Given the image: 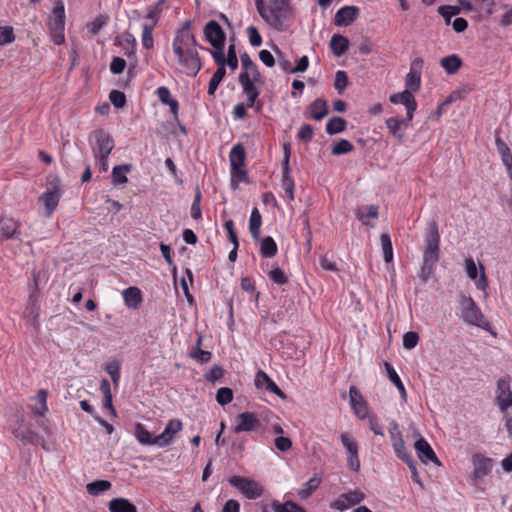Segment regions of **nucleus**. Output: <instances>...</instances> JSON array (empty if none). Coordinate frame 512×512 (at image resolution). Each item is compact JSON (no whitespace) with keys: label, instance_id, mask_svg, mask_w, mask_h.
Here are the masks:
<instances>
[{"label":"nucleus","instance_id":"obj_35","mask_svg":"<svg viewBox=\"0 0 512 512\" xmlns=\"http://www.w3.org/2000/svg\"><path fill=\"white\" fill-rule=\"evenodd\" d=\"M356 216L363 224L372 227L373 224H370L369 221H367V219H369V218L375 219L378 217V207L375 205L359 207L356 210Z\"/></svg>","mask_w":512,"mask_h":512},{"label":"nucleus","instance_id":"obj_58","mask_svg":"<svg viewBox=\"0 0 512 512\" xmlns=\"http://www.w3.org/2000/svg\"><path fill=\"white\" fill-rule=\"evenodd\" d=\"M142 28V45L146 49H151L154 44L152 33L155 27H151L150 25H143Z\"/></svg>","mask_w":512,"mask_h":512},{"label":"nucleus","instance_id":"obj_56","mask_svg":"<svg viewBox=\"0 0 512 512\" xmlns=\"http://www.w3.org/2000/svg\"><path fill=\"white\" fill-rule=\"evenodd\" d=\"M105 370L110 375L112 382L118 385L120 380V364L117 361L107 363Z\"/></svg>","mask_w":512,"mask_h":512},{"label":"nucleus","instance_id":"obj_44","mask_svg":"<svg viewBox=\"0 0 512 512\" xmlns=\"http://www.w3.org/2000/svg\"><path fill=\"white\" fill-rule=\"evenodd\" d=\"M38 401L39 405H33L31 406V409L34 414L38 416H44V414L47 412V391L44 389H40L37 393V396L34 398Z\"/></svg>","mask_w":512,"mask_h":512},{"label":"nucleus","instance_id":"obj_24","mask_svg":"<svg viewBox=\"0 0 512 512\" xmlns=\"http://www.w3.org/2000/svg\"><path fill=\"white\" fill-rule=\"evenodd\" d=\"M115 41H116V45H119L123 48L124 54L128 58L135 56V49H136L137 42L132 33L126 31L122 35L116 37Z\"/></svg>","mask_w":512,"mask_h":512},{"label":"nucleus","instance_id":"obj_4","mask_svg":"<svg viewBox=\"0 0 512 512\" xmlns=\"http://www.w3.org/2000/svg\"><path fill=\"white\" fill-rule=\"evenodd\" d=\"M461 309L462 320L470 325L492 332V327L488 319L482 313L476 302L470 296L461 295L458 300Z\"/></svg>","mask_w":512,"mask_h":512},{"label":"nucleus","instance_id":"obj_11","mask_svg":"<svg viewBox=\"0 0 512 512\" xmlns=\"http://www.w3.org/2000/svg\"><path fill=\"white\" fill-rule=\"evenodd\" d=\"M364 499L365 494L361 490L356 489L339 495L330 506L333 509L344 511L361 503Z\"/></svg>","mask_w":512,"mask_h":512},{"label":"nucleus","instance_id":"obj_13","mask_svg":"<svg viewBox=\"0 0 512 512\" xmlns=\"http://www.w3.org/2000/svg\"><path fill=\"white\" fill-rule=\"evenodd\" d=\"M424 61L422 58H415L410 65V71L405 77V90H409L412 93L420 89L421 86V70L423 68Z\"/></svg>","mask_w":512,"mask_h":512},{"label":"nucleus","instance_id":"obj_47","mask_svg":"<svg viewBox=\"0 0 512 512\" xmlns=\"http://www.w3.org/2000/svg\"><path fill=\"white\" fill-rule=\"evenodd\" d=\"M111 488V483L107 480H96L88 483L86 486L87 492L90 495L98 496Z\"/></svg>","mask_w":512,"mask_h":512},{"label":"nucleus","instance_id":"obj_1","mask_svg":"<svg viewBox=\"0 0 512 512\" xmlns=\"http://www.w3.org/2000/svg\"><path fill=\"white\" fill-rule=\"evenodd\" d=\"M197 42L187 21L178 30L173 40V52L188 76L195 77L201 69V59L196 49Z\"/></svg>","mask_w":512,"mask_h":512},{"label":"nucleus","instance_id":"obj_8","mask_svg":"<svg viewBox=\"0 0 512 512\" xmlns=\"http://www.w3.org/2000/svg\"><path fill=\"white\" fill-rule=\"evenodd\" d=\"M62 194L63 191L61 189L60 182L56 179L51 182L47 190L39 196L38 202L44 205L46 217H50L56 210Z\"/></svg>","mask_w":512,"mask_h":512},{"label":"nucleus","instance_id":"obj_30","mask_svg":"<svg viewBox=\"0 0 512 512\" xmlns=\"http://www.w3.org/2000/svg\"><path fill=\"white\" fill-rule=\"evenodd\" d=\"M240 58L243 68V71L241 73H246L249 79L260 80L261 74L258 70L257 65L253 62L250 56L247 53H243L241 54Z\"/></svg>","mask_w":512,"mask_h":512},{"label":"nucleus","instance_id":"obj_36","mask_svg":"<svg viewBox=\"0 0 512 512\" xmlns=\"http://www.w3.org/2000/svg\"><path fill=\"white\" fill-rule=\"evenodd\" d=\"M262 225V216L257 208H254L251 212L249 219V231L254 240L260 238V228Z\"/></svg>","mask_w":512,"mask_h":512},{"label":"nucleus","instance_id":"obj_51","mask_svg":"<svg viewBox=\"0 0 512 512\" xmlns=\"http://www.w3.org/2000/svg\"><path fill=\"white\" fill-rule=\"evenodd\" d=\"M348 86V75L345 71L339 70L335 74L334 87L339 94H342Z\"/></svg>","mask_w":512,"mask_h":512},{"label":"nucleus","instance_id":"obj_2","mask_svg":"<svg viewBox=\"0 0 512 512\" xmlns=\"http://www.w3.org/2000/svg\"><path fill=\"white\" fill-rule=\"evenodd\" d=\"M255 6L261 18L276 31H286L293 22L290 0H255Z\"/></svg>","mask_w":512,"mask_h":512},{"label":"nucleus","instance_id":"obj_59","mask_svg":"<svg viewBox=\"0 0 512 512\" xmlns=\"http://www.w3.org/2000/svg\"><path fill=\"white\" fill-rule=\"evenodd\" d=\"M270 280L277 285H285L288 282V278L282 269L276 267L269 272Z\"/></svg>","mask_w":512,"mask_h":512},{"label":"nucleus","instance_id":"obj_54","mask_svg":"<svg viewBox=\"0 0 512 512\" xmlns=\"http://www.w3.org/2000/svg\"><path fill=\"white\" fill-rule=\"evenodd\" d=\"M353 149H354V146L350 141H348L346 139H341L333 146L332 154L333 155H342V154H346V153L353 151Z\"/></svg>","mask_w":512,"mask_h":512},{"label":"nucleus","instance_id":"obj_50","mask_svg":"<svg viewBox=\"0 0 512 512\" xmlns=\"http://www.w3.org/2000/svg\"><path fill=\"white\" fill-rule=\"evenodd\" d=\"M233 400V391L228 387H221L217 390L216 401L218 404L224 406Z\"/></svg>","mask_w":512,"mask_h":512},{"label":"nucleus","instance_id":"obj_17","mask_svg":"<svg viewBox=\"0 0 512 512\" xmlns=\"http://www.w3.org/2000/svg\"><path fill=\"white\" fill-rule=\"evenodd\" d=\"M21 224L19 221L14 220L11 217L0 216V242L15 239L18 240L20 236Z\"/></svg>","mask_w":512,"mask_h":512},{"label":"nucleus","instance_id":"obj_31","mask_svg":"<svg viewBox=\"0 0 512 512\" xmlns=\"http://www.w3.org/2000/svg\"><path fill=\"white\" fill-rule=\"evenodd\" d=\"M166 0H157V2L150 6L147 11V15L145 17L146 21L143 25H150L151 27H156L161 14L163 12V5Z\"/></svg>","mask_w":512,"mask_h":512},{"label":"nucleus","instance_id":"obj_25","mask_svg":"<svg viewBox=\"0 0 512 512\" xmlns=\"http://www.w3.org/2000/svg\"><path fill=\"white\" fill-rule=\"evenodd\" d=\"M134 436L142 445H157L158 436H153L142 423H136L134 426Z\"/></svg>","mask_w":512,"mask_h":512},{"label":"nucleus","instance_id":"obj_34","mask_svg":"<svg viewBox=\"0 0 512 512\" xmlns=\"http://www.w3.org/2000/svg\"><path fill=\"white\" fill-rule=\"evenodd\" d=\"M108 506L110 512H137V507L126 498H114Z\"/></svg>","mask_w":512,"mask_h":512},{"label":"nucleus","instance_id":"obj_10","mask_svg":"<svg viewBox=\"0 0 512 512\" xmlns=\"http://www.w3.org/2000/svg\"><path fill=\"white\" fill-rule=\"evenodd\" d=\"M235 433L253 432L262 429V423L253 412H242L236 416Z\"/></svg>","mask_w":512,"mask_h":512},{"label":"nucleus","instance_id":"obj_62","mask_svg":"<svg viewBox=\"0 0 512 512\" xmlns=\"http://www.w3.org/2000/svg\"><path fill=\"white\" fill-rule=\"evenodd\" d=\"M419 341V335L417 332L409 331L406 332L403 336V346L406 349H413L416 347Z\"/></svg>","mask_w":512,"mask_h":512},{"label":"nucleus","instance_id":"obj_23","mask_svg":"<svg viewBox=\"0 0 512 512\" xmlns=\"http://www.w3.org/2000/svg\"><path fill=\"white\" fill-rule=\"evenodd\" d=\"M414 447L421 461L425 463L433 462L437 465L441 464L430 444L424 438L418 439Z\"/></svg>","mask_w":512,"mask_h":512},{"label":"nucleus","instance_id":"obj_42","mask_svg":"<svg viewBox=\"0 0 512 512\" xmlns=\"http://www.w3.org/2000/svg\"><path fill=\"white\" fill-rule=\"evenodd\" d=\"M321 483V478L314 476L303 484L302 489L298 491V496L301 499L309 498L314 491H316Z\"/></svg>","mask_w":512,"mask_h":512},{"label":"nucleus","instance_id":"obj_61","mask_svg":"<svg viewBox=\"0 0 512 512\" xmlns=\"http://www.w3.org/2000/svg\"><path fill=\"white\" fill-rule=\"evenodd\" d=\"M314 136V129L310 124H303L298 133L297 138L304 142H309Z\"/></svg>","mask_w":512,"mask_h":512},{"label":"nucleus","instance_id":"obj_14","mask_svg":"<svg viewBox=\"0 0 512 512\" xmlns=\"http://www.w3.org/2000/svg\"><path fill=\"white\" fill-rule=\"evenodd\" d=\"M204 35L207 42H209L213 48L225 45L226 34L220 24L215 20H211L205 25Z\"/></svg>","mask_w":512,"mask_h":512},{"label":"nucleus","instance_id":"obj_20","mask_svg":"<svg viewBox=\"0 0 512 512\" xmlns=\"http://www.w3.org/2000/svg\"><path fill=\"white\" fill-rule=\"evenodd\" d=\"M255 386L258 389H266L267 391L274 393L281 399H285V393L277 386V384L264 372L258 371L255 375Z\"/></svg>","mask_w":512,"mask_h":512},{"label":"nucleus","instance_id":"obj_48","mask_svg":"<svg viewBox=\"0 0 512 512\" xmlns=\"http://www.w3.org/2000/svg\"><path fill=\"white\" fill-rule=\"evenodd\" d=\"M383 257L385 262L389 263L393 260V247L389 234L382 233L380 236Z\"/></svg>","mask_w":512,"mask_h":512},{"label":"nucleus","instance_id":"obj_57","mask_svg":"<svg viewBox=\"0 0 512 512\" xmlns=\"http://www.w3.org/2000/svg\"><path fill=\"white\" fill-rule=\"evenodd\" d=\"M476 7L479 12L484 13L485 17H488L494 13V0H475Z\"/></svg>","mask_w":512,"mask_h":512},{"label":"nucleus","instance_id":"obj_39","mask_svg":"<svg viewBox=\"0 0 512 512\" xmlns=\"http://www.w3.org/2000/svg\"><path fill=\"white\" fill-rule=\"evenodd\" d=\"M277 244L271 236H266L261 241L260 254L264 258H272L277 254Z\"/></svg>","mask_w":512,"mask_h":512},{"label":"nucleus","instance_id":"obj_46","mask_svg":"<svg viewBox=\"0 0 512 512\" xmlns=\"http://www.w3.org/2000/svg\"><path fill=\"white\" fill-rule=\"evenodd\" d=\"M202 343V336H199L197 339L195 349L190 353V357L200 363H207L212 358V353L206 350H202L200 348Z\"/></svg>","mask_w":512,"mask_h":512},{"label":"nucleus","instance_id":"obj_63","mask_svg":"<svg viewBox=\"0 0 512 512\" xmlns=\"http://www.w3.org/2000/svg\"><path fill=\"white\" fill-rule=\"evenodd\" d=\"M247 34L249 37V42L254 47H259L262 44V37L255 26H249L247 28Z\"/></svg>","mask_w":512,"mask_h":512},{"label":"nucleus","instance_id":"obj_9","mask_svg":"<svg viewBox=\"0 0 512 512\" xmlns=\"http://www.w3.org/2000/svg\"><path fill=\"white\" fill-rule=\"evenodd\" d=\"M258 81L259 80L249 79L246 73H240L239 75V83L241 84L243 93L246 96L247 107L255 108L256 112H260L263 107L262 101L258 100L260 90L255 85Z\"/></svg>","mask_w":512,"mask_h":512},{"label":"nucleus","instance_id":"obj_22","mask_svg":"<svg viewBox=\"0 0 512 512\" xmlns=\"http://www.w3.org/2000/svg\"><path fill=\"white\" fill-rule=\"evenodd\" d=\"M359 15V8L356 6H344L340 8L334 17L336 26H348L352 24Z\"/></svg>","mask_w":512,"mask_h":512},{"label":"nucleus","instance_id":"obj_43","mask_svg":"<svg viewBox=\"0 0 512 512\" xmlns=\"http://www.w3.org/2000/svg\"><path fill=\"white\" fill-rule=\"evenodd\" d=\"M347 122L342 117H332L326 124V132L329 135H335L346 129Z\"/></svg>","mask_w":512,"mask_h":512},{"label":"nucleus","instance_id":"obj_64","mask_svg":"<svg viewBox=\"0 0 512 512\" xmlns=\"http://www.w3.org/2000/svg\"><path fill=\"white\" fill-rule=\"evenodd\" d=\"M200 202H201V193H200V191H197L195 194L193 203L191 205V216L195 220H198L202 217Z\"/></svg>","mask_w":512,"mask_h":512},{"label":"nucleus","instance_id":"obj_33","mask_svg":"<svg viewBox=\"0 0 512 512\" xmlns=\"http://www.w3.org/2000/svg\"><path fill=\"white\" fill-rule=\"evenodd\" d=\"M330 49L337 57L342 56L349 48V40L340 34H334L330 40Z\"/></svg>","mask_w":512,"mask_h":512},{"label":"nucleus","instance_id":"obj_21","mask_svg":"<svg viewBox=\"0 0 512 512\" xmlns=\"http://www.w3.org/2000/svg\"><path fill=\"white\" fill-rule=\"evenodd\" d=\"M472 462L474 466L473 476L475 479H482L491 472V458L485 457L480 453H476L472 456Z\"/></svg>","mask_w":512,"mask_h":512},{"label":"nucleus","instance_id":"obj_49","mask_svg":"<svg viewBox=\"0 0 512 512\" xmlns=\"http://www.w3.org/2000/svg\"><path fill=\"white\" fill-rule=\"evenodd\" d=\"M342 445L346 448L348 455L358 453V444L348 433L340 435Z\"/></svg>","mask_w":512,"mask_h":512},{"label":"nucleus","instance_id":"obj_12","mask_svg":"<svg viewBox=\"0 0 512 512\" xmlns=\"http://www.w3.org/2000/svg\"><path fill=\"white\" fill-rule=\"evenodd\" d=\"M389 100L393 104H403L406 107L405 123L410 124L413 119L414 112L417 108V102L413 93L409 90H404L401 93L392 94Z\"/></svg>","mask_w":512,"mask_h":512},{"label":"nucleus","instance_id":"obj_16","mask_svg":"<svg viewBox=\"0 0 512 512\" xmlns=\"http://www.w3.org/2000/svg\"><path fill=\"white\" fill-rule=\"evenodd\" d=\"M479 267L481 273L480 276L478 277L477 266L474 259L472 257H468L465 259V270L467 276L475 282L477 289L485 291L488 286V281L485 275L484 266L480 263Z\"/></svg>","mask_w":512,"mask_h":512},{"label":"nucleus","instance_id":"obj_41","mask_svg":"<svg viewBox=\"0 0 512 512\" xmlns=\"http://www.w3.org/2000/svg\"><path fill=\"white\" fill-rule=\"evenodd\" d=\"M440 64L448 74H454L461 67L462 61L459 56L452 54L443 57L440 61Z\"/></svg>","mask_w":512,"mask_h":512},{"label":"nucleus","instance_id":"obj_26","mask_svg":"<svg viewBox=\"0 0 512 512\" xmlns=\"http://www.w3.org/2000/svg\"><path fill=\"white\" fill-rule=\"evenodd\" d=\"M155 93L159 101L164 105H168L171 113L174 116H177L179 104L178 101L172 97L170 90L165 86H160L157 88Z\"/></svg>","mask_w":512,"mask_h":512},{"label":"nucleus","instance_id":"obj_52","mask_svg":"<svg viewBox=\"0 0 512 512\" xmlns=\"http://www.w3.org/2000/svg\"><path fill=\"white\" fill-rule=\"evenodd\" d=\"M393 449L397 457H399L403 462H410L412 459L411 455L408 453L404 440H400L398 442L392 443Z\"/></svg>","mask_w":512,"mask_h":512},{"label":"nucleus","instance_id":"obj_40","mask_svg":"<svg viewBox=\"0 0 512 512\" xmlns=\"http://www.w3.org/2000/svg\"><path fill=\"white\" fill-rule=\"evenodd\" d=\"M271 506L274 512H305V509L302 506L291 500H288L284 503L273 500Z\"/></svg>","mask_w":512,"mask_h":512},{"label":"nucleus","instance_id":"obj_37","mask_svg":"<svg viewBox=\"0 0 512 512\" xmlns=\"http://www.w3.org/2000/svg\"><path fill=\"white\" fill-rule=\"evenodd\" d=\"M385 369L387 371V374H388V377H389L390 381L398 389V391L400 393V396H401V399L402 400H406V398H407L406 389H405V387H404V385H403L399 375L397 374V372L393 368V366L390 363L385 362Z\"/></svg>","mask_w":512,"mask_h":512},{"label":"nucleus","instance_id":"obj_6","mask_svg":"<svg viewBox=\"0 0 512 512\" xmlns=\"http://www.w3.org/2000/svg\"><path fill=\"white\" fill-rule=\"evenodd\" d=\"M48 27L54 44H62L65 41V9L62 1L55 3L52 14L49 18Z\"/></svg>","mask_w":512,"mask_h":512},{"label":"nucleus","instance_id":"obj_15","mask_svg":"<svg viewBox=\"0 0 512 512\" xmlns=\"http://www.w3.org/2000/svg\"><path fill=\"white\" fill-rule=\"evenodd\" d=\"M496 402L499 409L504 412L512 406V391L509 378H500L497 382Z\"/></svg>","mask_w":512,"mask_h":512},{"label":"nucleus","instance_id":"obj_7","mask_svg":"<svg viewBox=\"0 0 512 512\" xmlns=\"http://www.w3.org/2000/svg\"><path fill=\"white\" fill-rule=\"evenodd\" d=\"M228 482L250 500L260 498L263 494V487L255 480L242 476H231Z\"/></svg>","mask_w":512,"mask_h":512},{"label":"nucleus","instance_id":"obj_27","mask_svg":"<svg viewBox=\"0 0 512 512\" xmlns=\"http://www.w3.org/2000/svg\"><path fill=\"white\" fill-rule=\"evenodd\" d=\"M125 305L131 309H137L142 302V293L137 287H128L122 292Z\"/></svg>","mask_w":512,"mask_h":512},{"label":"nucleus","instance_id":"obj_55","mask_svg":"<svg viewBox=\"0 0 512 512\" xmlns=\"http://www.w3.org/2000/svg\"><path fill=\"white\" fill-rule=\"evenodd\" d=\"M15 41V34L11 26H0V46L10 44Z\"/></svg>","mask_w":512,"mask_h":512},{"label":"nucleus","instance_id":"obj_45","mask_svg":"<svg viewBox=\"0 0 512 512\" xmlns=\"http://www.w3.org/2000/svg\"><path fill=\"white\" fill-rule=\"evenodd\" d=\"M131 169V165L123 164L115 166L112 170V182L116 185L127 183L126 173Z\"/></svg>","mask_w":512,"mask_h":512},{"label":"nucleus","instance_id":"obj_32","mask_svg":"<svg viewBox=\"0 0 512 512\" xmlns=\"http://www.w3.org/2000/svg\"><path fill=\"white\" fill-rule=\"evenodd\" d=\"M409 125L405 123V118L390 117L386 120V126L390 133L400 141L405 137V131L402 130V126L408 127Z\"/></svg>","mask_w":512,"mask_h":512},{"label":"nucleus","instance_id":"obj_29","mask_svg":"<svg viewBox=\"0 0 512 512\" xmlns=\"http://www.w3.org/2000/svg\"><path fill=\"white\" fill-rule=\"evenodd\" d=\"M281 187L285 192V198L288 202H292L295 198V183L291 176L290 167H283Z\"/></svg>","mask_w":512,"mask_h":512},{"label":"nucleus","instance_id":"obj_19","mask_svg":"<svg viewBox=\"0 0 512 512\" xmlns=\"http://www.w3.org/2000/svg\"><path fill=\"white\" fill-rule=\"evenodd\" d=\"M183 424L179 419H171L165 426L164 431L158 435V446L166 447L171 444L174 436L180 432Z\"/></svg>","mask_w":512,"mask_h":512},{"label":"nucleus","instance_id":"obj_38","mask_svg":"<svg viewBox=\"0 0 512 512\" xmlns=\"http://www.w3.org/2000/svg\"><path fill=\"white\" fill-rule=\"evenodd\" d=\"M245 158V149L241 144H237L231 149L229 154L231 167L245 166Z\"/></svg>","mask_w":512,"mask_h":512},{"label":"nucleus","instance_id":"obj_18","mask_svg":"<svg viewBox=\"0 0 512 512\" xmlns=\"http://www.w3.org/2000/svg\"><path fill=\"white\" fill-rule=\"evenodd\" d=\"M349 397L350 404L354 413L360 419H364L368 416V406L366 401L364 400L360 391L356 388V386L352 385L349 388Z\"/></svg>","mask_w":512,"mask_h":512},{"label":"nucleus","instance_id":"obj_53","mask_svg":"<svg viewBox=\"0 0 512 512\" xmlns=\"http://www.w3.org/2000/svg\"><path fill=\"white\" fill-rule=\"evenodd\" d=\"M438 12L444 18L446 25H449L451 24L452 17L459 14L460 8L450 5L440 6Z\"/></svg>","mask_w":512,"mask_h":512},{"label":"nucleus","instance_id":"obj_3","mask_svg":"<svg viewBox=\"0 0 512 512\" xmlns=\"http://www.w3.org/2000/svg\"><path fill=\"white\" fill-rule=\"evenodd\" d=\"M425 249L423 251V262L419 278L426 283L431 277L435 264L440 258V234L436 221L428 223L424 234Z\"/></svg>","mask_w":512,"mask_h":512},{"label":"nucleus","instance_id":"obj_60","mask_svg":"<svg viewBox=\"0 0 512 512\" xmlns=\"http://www.w3.org/2000/svg\"><path fill=\"white\" fill-rule=\"evenodd\" d=\"M109 99L116 108H123L126 104V96L119 90H112Z\"/></svg>","mask_w":512,"mask_h":512},{"label":"nucleus","instance_id":"obj_5","mask_svg":"<svg viewBox=\"0 0 512 512\" xmlns=\"http://www.w3.org/2000/svg\"><path fill=\"white\" fill-rule=\"evenodd\" d=\"M92 137L94 143L91 144V147L94 158L97 165H99V170L106 172L108 170V157L115 146L114 139L103 129L94 131Z\"/></svg>","mask_w":512,"mask_h":512},{"label":"nucleus","instance_id":"obj_28","mask_svg":"<svg viewBox=\"0 0 512 512\" xmlns=\"http://www.w3.org/2000/svg\"><path fill=\"white\" fill-rule=\"evenodd\" d=\"M310 117L316 121L322 120L329 113L328 103L326 100L322 98L315 99L309 105Z\"/></svg>","mask_w":512,"mask_h":512}]
</instances>
